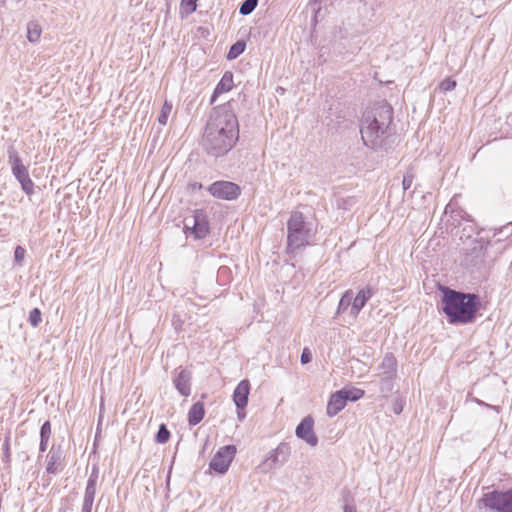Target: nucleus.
<instances>
[{
  "label": "nucleus",
  "mask_w": 512,
  "mask_h": 512,
  "mask_svg": "<svg viewBox=\"0 0 512 512\" xmlns=\"http://www.w3.org/2000/svg\"><path fill=\"white\" fill-rule=\"evenodd\" d=\"M239 137L238 120L234 112L225 106L215 108L203 134V147L214 157L228 153Z\"/></svg>",
  "instance_id": "1"
},
{
  "label": "nucleus",
  "mask_w": 512,
  "mask_h": 512,
  "mask_svg": "<svg viewBox=\"0 0 512 512\" xmlns=\"http://www.w3.org/2000/svg\"><path fill=\"white\" fill-rule=\"evenodd\" d=\"M441 291L442 310L449 323L467 324L474 320L479 304V297L476 294L463 293L448 287H443Z\"/></svg>",
  "instance_id": "2"
},
{
  "label": "nucleus",
  "mask_w": 512,
  "mask_h": 512,
  "mask_svg": "<svg viewBox=\"0 0 512 512\" xmlns=\"http://www.w3.org/2000/svg\"><path fill=\"white\" fill-rule=\"evenodd\" d=\"M393 109L389 104H381L363 116L361 137L364 144L372 149L382 146L384 137L392 122Z\"/></svg>",
  "instance_id": "3"
},
{
  "label": "nucleus",
  "mask_w": 512,
  "mask_h": 512,
  "mask_svg": "<svg viewBox=\"0 0 512 512\" xmlns=\"http://www.w3.org/2000/svg\"><path fill=\"white\" fill-rule=\"evenodd\" d=\"M315 234L316 227L312 222L306 221L301 212H292L287 222V253L295 254L310 245Z\"/></svg>",
  "instance_id": "4"
},
{
  "label": "nucleus",
  "mask_w": 512,
  "mask_h": 512,
  "mask_svg": "<svg viewBox=\"0 0 512 512\" xmlns=\"http://www.w3.org/2000/svg\"><path fill=\"white\" fill-rule=\"evenodd\" d=\"M291 453L289 444L280 443L275 449L268 452L265 459L259 464L258 470L261 473H269L276 467L284 465Z\"/></svg>",
  "instance_id": "5"
},
{
  "label": "nucleus",
  "mask_w": 512,
  "mask_h": 512,
  "mask_svg": "<svg viewBox=\"0 0 512 512\" xmlns=\"http://www.w3.org/2000/svg\"><path fill=\"white\" fill-rule=\"evenodd\" d=\"M397 361L391 353L385 354L381 364L378 366L377 376L381 379V392L388 394L392 391V381L396 377Z\"/></svg>",
  "instance_id": "6"
},
{
  "label": "nucleus",
  "mask_w": 512,
  "mask_h": 512,
  "mask_svg": "<svg viewBox=\"0 0 512 512\" xmlns=\"http://www.w3.org/2000/svg\"><path fill=\"white\" fill-rule=\"evenodd\" d=\"M481 501L484 507L494 512H512V489L506 492L486 493Z\"/></svg>",
  "instance_id": "7"
},
{
  "label": "nucleus",
  "mask_w": 512,
  "mask_h": 512,
  "mask_svg": "<svg viewBox=\"0 0 512 512\" xmlns=\"http://www.w3.org/2000/svg\"><path fill=\"white\" fill-rule=\"evenodd\" d=\"M236 452L237 449L234 445L221 447L211 459L209 463L210 469L218 474H225L228 471Z\"/></svg>",
  "instance_id": "8"
},
{
  "label": "nucleus",
  "mask_w": 512,
  "mask_h": 512,
  "mask_svg": "<svg viewBox=\"0 0 512 512\" xmlns=\"http://www.w3.org/2000/svg\"><path fill=\"white\" fill-rule=\"evenodd\" d=\"M185 221V229L190 230L195 238L202 239L209 233L208 216L204 210H195L192 219Z\"/></svg>",
  "instance_id": "9"
},
{
  "label": "nucleus",
  "mask_w": 512,
  "mask_h": 512,
  "mask_svg": "<svg viewBox=\"0 0 512 512\" xmlns=\"http://www.w3.org/2000/svg\"><path fill=\"white\" fill-rule=\"evenodd\" d=\"M208 191L217 198L225 200L236 199L240 195V188L237 184L228 181H217L211 184Z\"/></svg>",
  "instance_id": "10"
},
{
  "label": "nucleus",
  "mask_w": 512,
  "mask_h": 512,
  "mask_svg": "<svg viewBox=\"0 0 512 512\" xmlns=\"http://www.w3.org/2000/svg\"><path fill=\"white\" fill-rule=\"evenodd\" d=\"M314 421L312 417H305L296 427L295 434L299 439L305 441L308 445L315 447L318 444V437L314 433Z\"/></svg>",
  "instance_id": "11"
},
{
  "label": "nucleus",
  "mask_w": 512,
  "mask_h": 512,
  "mask_svg": "<svg viewBox=\"0 0 512 512\" xmlns=\"http://www.w3.org/2000/svg\"><path fill=\"white\" fill-rule=\"evenodd\" d=\"M372 296L373 290L370 287L361 289L356 296L353 294L352 306L349 309L350 316L356 318Z\"/></svg>",
  "instance_id": "12"
},
{
  "label": "nucleus",
  "mask_w": 512,
  "mask_h": 512,
  "mask_svg": "<svg viewBox=\"0 0 512 512\" xmlns=\"http://www.w3.org/2000/svg\"><path fill=\"white\" fill-rule=\"evenodd\" d=\"M250 393V383L248 380H242L233 392V401L237 410H245L248 404V396Z\"/></svg>",
  "instance_id": "13"
},
{
  "label": "nucleus",
  "mask_w": 512,
  "mask_h": 512,
  "mask_svg": "<svg viewBox=\"0 0 512 512\" xmlns=\"http://www.w3.org/2000/svg\"><path fill=\"white\" fill-rule=\"evenodd\" d=\"M9 163L14 177L19 181L29 178L28 169L22 164V161L15 150L9 151Z\"/></svg>",
  "instance_id": "14"
},
{
  "label": "nucleus",
  "mask_w": 512,
  "mask_h": 512,
  "mask_svg": "<svg viewBox=\"0 0 512 512\" xmlns=\"http://www.w3.org/2000/svg\"><path fill=\"white\" fill-rule=\"evenodd\" d=\"M191 374L189 371L185 369H180L175 378L173 379V383L177 391L184 397H187L191 394Z\"/></svg>",
  "instance_id": "15"
},
{
  "label": "nucleus",
  "mask_w": 512,
  "mask_h": 512,
  "mask_svg": "<svg viewBox=\"0 0 512 512\" xmlns=\"http://www.w3.org/2000/svg\"><path fill=\"white\" fill-rule=\"evenodd\" d=\"M62 451L60 447L52 446L46 457V471L49 474H57L61 470Z\"/></svg>",
  "instance_id": "16"
},
{
  "label": "nucleus",
  "mask_w": 512,
  "mask_h": 512,
  "mask_svg": "<svg viewBox=\"0 0 512 512\" xmlns=\"http://www.w3.org/2000/svg\"><path fill=\"white\" fill-rule=\"evenodd\" d=\"M347 402L341 393V391H336L333 393L328 401L326 412L329 417H333L337 415L345 406Z\"/></svg>",
  "instance_id": "17"
},
{
  "label": "nucleus",
  "mask_w": 512,
  "mask_h": 512,
  "mask_svg": "<svg viewBox=\"0 0 512 512\" xmlns=\"http://www.w3.org/2000/svg\"><path fill=\"white\" fill-rule=\"evenodd\" d=\"M233 87V75L231 72H225L219 83L216 85L211 102L215 101V98L223 93L229 92Z\"/></svg>",
  "instance_id": "18"
},
{
  "label": "nucleus",
  "mask_w": 512,
  "mask_h": 512,
  "mask_svg": "<svg viewBox=\"0 0 512 512\" xmlns=\"http://www.w3.org/2000/svg\"><path fill=\"white\" fill-rule=\"evenodd\" d=\"M205 415L204 404L202 402L194 403L188 412V423L195 426L202 421Z\"/></svg>",
  "instance_id": "19"
},
{
  "label": "nucleus",
  "mask_w": 512,
  "mask_h": 512,
  "mask_svg": "<svg viewBox=\"0 0 512 512\" xmlns=\"http://www.w3.org/2000/svg\"><path fill=\"white\" fill-rule=\"evenodd\" d=\"M97 478L98 476L96 472L91 473L87 481L83 502L93 504L96 494Z\"/></svg>",
  "instance_id": "20"
},
{
  "label": "nucleus",
  "mask_w": 512,
  "mask_h": 512,
  "mask_svg": "<svg viewBox=\"0 0 512 512\" xmlns=\"http://www.w3.org/2000/svg\"><path fill=\"white\" fill-rule=\"evenodd\" d=\"M42 29L41 26L35 22L31 21L27 24V39L31 43H37L41 37Z\"/></svg>",
  "instance_id": "21"
},
{
  "label": "nucleus",
  "mask_w": 512,
  "mask_h": 512,
  "mask_svg": "<svg viewBox=\"0 0 512 512\" xmlns=\"http://www.w3.org/2000/svg\"><path fill=\"white\" fill-rule=\"evenodd\" d=\"M352 299H353V291L351 289L345 291V293L342 295L339 305L337 308V314L344 313L348 308L352 306Z\"/></svg>",
  "instance_id": "22"
},
{
  "label": "nucleus",
  "mask_w": 512,
  "mask_h": 512,
  "mask_svg": "<svg viewBox=\"0 0 512 512\" xmlns=\"http://www.w3.org/2000/svg\"><path fill=\"white\" fill-rule=\"evenodd\" d=\"M343 394L346 402L347 401H357L364 396V390L359 388H343L340 390Z\"/></svg>",
  "instance_id": "23"
},
{
  "label": "nucleus",
  "mask_w": 512,
  "mask_h": 512,
  "mask_svg": "<svg viewBox=\"0 0 512 512\" xmlns=\"http://www.w3.org/2000/svg\"><path fill=\"white\" fill-rule=\"evenodd\" d=\"M245 47H246V45L244 42L238 41V42L234 43L228 51L227 58L229 60H233V59L237 58L239 55H241L244 52Z\"/></svg>",
  "instance_id": "24"
},
{
  "label": "nucleus",
  "mask_w": 512,
  "mask_h": 512,
  "mask_svg": "<svg viewBox=\"0 0 512 512\" xmlns=\"http://www.w3.org/2000/svg\"><path fill=\"white\" fill-rule=\"evenodd\" d=\"M172 103L171 102H168V101H165L162 108H161V112H160V115L158 116V122L159 124L161 125H166L167 122H168V118H169V115L172 111Z\"/></svg>",
  "instance_id": "25"
},
{
  "label": "nucleus",
  "mask_w": 512,
  "mask_h": 512,
  "mask_svg": "<svg viewBox=\"0 0 512 512\" xmlns=\"http://www.w3.org/2000/svg\"><path fill=\"white\" fill-rule=\"evenodd\" d=\"M258 4V0H245L240 8L239 13L243 16L251 14Z\"/></svg>",
  "instance_id": "26"
},
{
  "label": "nucleus",
  "mask_w": 512,
  "mask_h": 512,
  "mask_svg": "<svg viewBox=\"0 0 512 512\" xmlns=\"http://www.w3.org/2000/svg\"><path fill=\"white\" fill-rule=\"evenodd\" d=\"M169 438L170 431L167 429L165 424H161L155 436V441L159 444H164L169 440Z\"/></svg>",
  "instance_id": "27"
},
{
  "label": "nucleus",
  "mask_w": 512,
  "mask_h": 512,
  "mask_svg": "<svg viewBox=\"0 0 512 512\" xmlns=\"http://www.w3.org/2000/svg\"><path fill=\"white\" fill-rule=\"evenodd\" d=\"M28 321L31 326L37 327L42 321L41 311L38 308L32 309L29 313Z\"/></svg>",
  "instance_id": "28"
},
{
  "label": "nucleus",
  "mask_w": 512,
  "mask_h": 512,
  "mask_svg": "<svg viewBox=\"0 0 512 512\" xmlns=\"http://www.w3.org/2000/svg\"><path fill=\"white\" fill-rule=\"evenodd\" d=\"M455 87L456 81L451 78H446L439 84V89L442 92L452 91Z\"/></svg>",
  "instance_id": "29"
},
{
  "label": "nucleus",
  "mask_w": 512,
  "mask_h": 512,
  "mask_svg": "<svg viewBox=\"0 0 512 512\" xmlns=\"http://www.w3.org/2000/svg\"><path fill=\"white\" fill-rule=\"evenodd\" d=\"M20 185H21V188L22 190L27 194V195H31L33 194L34 192V183L33 181L31 180V178H27L26 180L24 181H21L19 182Z\"/></svg>",
  "instance_id": "30"
},
{
  "label": "nucleus",
  "mask_w": 512,
  "mask_h": 512,
  "mask_svg": "<svg viewBox=\"0 0 512 512\" xmlns=\"http://www.w3.org/2000/svg\"><path fill=\"white\" fill-rule=\"evenodd\" d=\"M413 180H414V175L412 174L411 171H407L404 174V177L402 180V187H403L404 191L408 190L412 186Z\"/></svg>",
  "instance_id": "31"
},
{
  "label": "nucleus",
  "mask_w": 512,
  "mask_h": 512,
  "mask_svg": "<svg viewBox=\"0 0 512 512\" xmlns=\"http://www.w3.org/2000/svg\"><path fill=\"white\" fill-rule=\"evenodd\" d=\"M51 436V424L49 421H45L40 429V438L50 439Z\"/></svg>",
  "instance_id": "32"
},
{
  "label": "nucleus",
  "mask_w": 512,
  "mask_h": 512,
  "mask_svg": "<svg viewBox=\"0 0 512 512\" xmlns=\"http://www.w3.org/2000/svg\"><path fill=\"white\" fill-rule=\"evenodd\" d=\"M25 249L21 246H17L14 251V258L17 263H21L25 257Z\"/></svg>",
  "instance_id": "33"
},
{
  "label": "nucleus",
  "mask_w": 512,
  "mask_h": 512,
  "mask_svg": "<svg viewBox=\"0 0 512 512\" xmlns=\"http://www.w3.org/2000/svg\"><path fill=\"white\" fill-rule=\"evenodd\" d=\"M196 1L197 0H182V5L186 7L189 13H192L197 8Z\"/></svg>",
  "instance_id": "34"
},
{
  "label": "nucleus",
  "mask_w": 512,
  "mask_h": 512,
  "mask_svg": "<svg viewBox=\"0 0 512 512\" xmlns=\"http://www.w3.org/2000/svg\"><path fill=\"white\" fill-rule=\"evenodd\" d=\"M473 401L475 403H477L478 405L485 406L487 408H490V409L494 410L496 413H500V411H501V407L500 406L487 404L484 401H481V400H479L477 398L473 399Z\"/></svg>",
  "instance_id": "35"
},
{
  "label": "nucleus",
  "mask_w": 512,
  "mask_h": 512,
  "mask_svg": "<svg viewBox=\"0 0 512 512\" xmlns=\"http://www.w3.org/2000/svg\"><path fill=\"white\" fill-rule=\"evenodd\" d=\"M311 358H312V356H311L310 351L307 348H305L301 354V358H300L301 363L307 364L311 361Z\"/></svg>",
  "instance_id": "36"
},
{
  "label": "nucleus",
  "mask_w": 512,
  "mask_h": 512,
  "mask_svg": "<svg viewBox=\"0 0 512 512\" xmlns=\"http://www.w3.org/2000/svg\"><path fill=\"white\" fill-rule=\"evenodd\" d=\"M5 461L8 462L10 458L9 440L6 439L3 444Z\"/></svg>",
  "instance_id": "37"
},
{
  "label": "nucleus",
  "mask_w": 512,
  "mask_h": 512,
  "mask_svg": "<svg viewBox=\"0 0 512 512\" xmlns=\"http://www.w3.org/2000/svg\"><path fill=\"white\" fill-rule=\"evenodd\" d=\"M49 439L40 438L39 450L40 452H44L47 449Z\"/></svg>",
  "instance_id": "38"
},
{
  "label": "nucleus",
  "mask_w": 512,
  "mask_h": 512,
  "mask_svg": "<svg viewBox=\"0 0 512 512\" xmlns=\"http://www.w3.org/2000/svg\"><path fill=\"white\" fill-rule=\"evenodd\" d=\"M92 503L83 502L81 512H91L92 511Z\"/></svg>",
  "instance_id": "39"
},
{
  "label": "nucleus",
  "mask_w": 512,
  "mask_h": 512,
  "mask_svg": "<svg viewBox=\"0 0 512 512\" xmlns=\"http://www.w3.org/2000/svg\"><path fill=\"white\" fill-rule=\"evenodd\" d=\"M393 411L396 413V414H399L401 413L402 411V405L400 403H395L394 406H393Z\"/></svg>",
  "instance_id": "40"
},
{
  "label": "nucleus",
  "mask_w": 512,
  "mask_h": 512,
  "mask_svg": "<svg viewBox=\"0 0 512 512\" xmlns=\"http://www.w3.org/2000/svg\"><path fill=\"white\" fill-rule=\"evenodd\" d=\"M344 512H356V509L354 506L351 505H345L344 506Z\"/></svg>",
  "instance_id": "41"
},
{
  "label": "nucleus",
  "mask_w": 512,
  "mask_h": 512,
  "mask_svg": "<svg viewBox=\"0 0 512 512\" xmlns=\"http://www.w3.org/2000/svg\"><path fill=\"white\" fill-rule=\"evenodd\" d=\"M237 416L240 420L244 419L246 414L244 410H237Z\"/></svg>",
  "instance_id": "42"
},
{
  "label": "nucleus",
  "mask_w": 512,
  "mask_h": 512,
  "mask_svg": "<svg viewBox=\"0 0 512 512\" xmlns=\"http://www.w3.org/2000/svg\"><path fill=\"white\" fill-rule=\"evenodd\" d=\"M3 0H0V2H2Z\"/></svg>",
  "instance_id": "43"
}]
</instances>
